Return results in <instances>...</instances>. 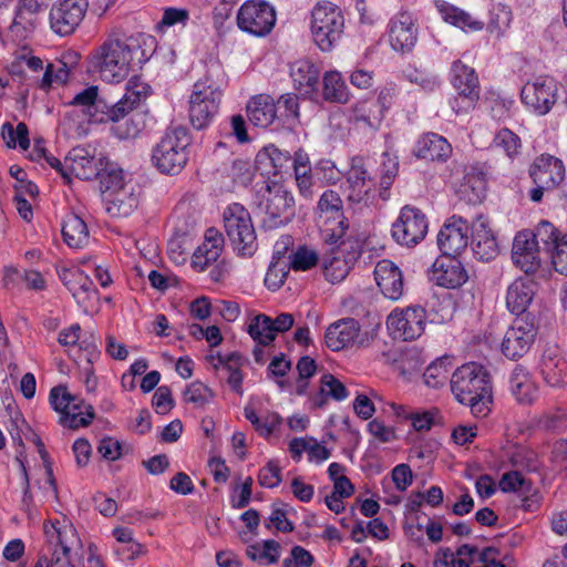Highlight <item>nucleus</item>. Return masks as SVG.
<instances>
[{"label":"nucleus","instance_id":"nucleus-1","mask_svg":"<svg viewBox=\"0 0 567 567\" xmlns=\"http://www.w3.org/2000/svg\"><path fill=\"white\" fill-rule=\"evenodd\" d=\"M152 37L138 33L127 37L122 30H112L105 41L94 49L89 56V68L109 83H118L127 78L133 65L147 61L142 49Z\"/></svg>","mask_w":567,"mask_h":567},{"label":"nucleus","instance_id":"nucleus-2","mask_svg":"<svg viewBox=\"0 0 567 567\" xmlns=\"http://www.w3.org/2000/svg\"><path fill=\"white\" fill-rule=\"evenodd\" d=\"M455 399L468 405L476 417H485L493 403L492 381L488 371L480 363L468 362L458 367L451 378Z\"/></svg>","mask_w":567,"mask_h":567},{"label":"nucleus","instance_id":"nucleus-3","mask_svg":"<svg viewBox=\"0 0 567 567\" xmlns=\"http://www.w3.org/2000/svg\"><path fill=\"white\" fill-rule=\"evenodd\" d=\"M224 71L217 63L212 64L204 78L195 82L188 101L190 124L196 130L207 127L218 113L221 95Z\"/></svg>","mask_w":567,"mask_h":567},{"label":"nucleus","instance_id":"nucleus-4","mask_svg":"<svg viewBox=\"0 0 567 567\" xmlns=\"http://www.w3.org/2000/svg\"><path fill=\"white\" fill-rule=\"evenodd\" d=\"M190 144L192 136L186 127L171 126L154 146L152 162L159 172L176 175L189 159Z\"/></svg>","mask_w":567,"mask_h":567},{"label":"nucleus","instance_id":"nucleus-5","mask_svg":"<svg viewBox=\"0 0 567 567\" xmlns=\"http://www.w3.org/2000/svg\"><path fill=\"white\" fill-rule=\"evenodd\" d=\"M45 545L34 567H72L70 553L80 538L73 525L68 522L44 524Z\"/></svg>","mask_w":567,"mask_h":567},{"label":"nucleus","instance_id":"nucleus-6","mask_svg":"<svg viewBox=\"0 0 567 567\" xmlns=\"http://www.w3.org/2000/svg\"><path fill=\"white\" fill-rule=\"evenodd\" d=\"M224 228L238 255L252 256L257 250V235L250 213L239 203L224 210Z\"/></svg>","mask_w":567,"mask_h":567},{"label":"nucleus","instance_id":"nucleus-7","mask_svg":"<svg viewBox=\"0 0 567 567\" xmlns=\"http://www.w3.org/2000/svg\"><path fill=\"white\" fill-rule=\"evenodd\" d=\"M259 210L264 214L262 226L276 229L287 225L295 216V198L281 184H267L260 194Z\"/></svg>","mask_w":567,"mask_h":567},{"label":"nucleus","instance_id":"nucleus-8","mask_svg":"<svg viewBox=\"0 0 567 567\" xmlns=\"http://www.w3.org/2000/svg\"><path fill=\"white\" fill-rule=\"evenodd\" d=\"M344 18L338 6L329 1L318 2L312 10L311 32L321 51H330L341 39Z\"/></svg>","mask_w":567,"mask_h":567},{"label":"nucleus","instance_id":"nucleus-9","mask_svg":"<svg viewBox=\"0 0 567 567\" xmlns=\"http://www.w3.org/2000/svg\"><path fill=\"white\" fill-rule=\"evenodd\" d=\"M427 229L425 214L414 206L405 205L392 224L391 235L396 244L411 248L425 238Z\"/></svg>","mask_w":567,"mask_h":567},{"label":"nucleus","instance_id":"nucleus-10","mask_svg":"<svg viewBox=\"0 0 567 567\" xmlns=\"http://www.w3.org/2000/svg\"><path fill=\"white\" fill-rule=\"evenodd\" d=\"M276 23V11L264 0H247L237 13L238 28L247 33L264 37Z\"/></svg>","mask_w":567,"mask_h":567},{"label":"nucleus","instance_id":"nucleus-11","mask_svg":"<svg viewBox=\"0 0 567 567\" xmlns=\"http://www.w3.org/2000/svg\"><path fill=\"white\" fill-rule=\"evenodd\" d=\"M536 334L535 316L526 315L516 318L503 338L502 352L512 360L522 358L530 349Z\"/></svg>","mask_w":567,"mask_h":567},{"label":"nucleus","instance_id":"nucleus-12","mask_svg":"<svg viewBox=\"0 0 567 567\" xmlns=\"http://www.w3.org/2000/svg\"><path fill=\"white\" fill-rule=\"evenodd\" d=\"M87 0H58L50 10V27L61 37L72 34L83 21Z\"/></svg>","mask_w":567,"mask_h":567},{"label":"nucleus","instance_id":"nucleus-13","mask_svg":"<svg viewBox=\"0 0 567 567\" xmlns=\"http://www.w3.org/2000/svg\"><path fill=\"white\" fill-rule=\"evenodd\" d=\"M557 83L548 75L528 81L522 89V101L538 115L547 114L557 101Z\"/></svg>","mask_w":567,"mask_h":567},{"label":"nucleus","instance_id":"nucleus-14","mask_svg":"<svg viewBox=\"0 0 567 567\" xmlns=\"http://www.w3.org/2000/svg\"><path fill=\"white\" fill-rule=\"evenodd\" d=\"M386 326L395 338L405 341L419 338L425 328V310L420 307H408L401 311H393L386 320Z\"/></svg>","mask_w":567,"mask_h":567},{"label":"nucleus","instance_id":"nucleus-15","mask_svg":"<svg viewBox=\"0 0 567 567\" xmlns=\"http://www.w3.org/2000/svg\"><path fill=\"white\" fill-rule=\"evenodd\" d=\"M293 323L295 318L288 312H282L275 319L267 315L259 313L251 319L247 332L255 342L270 346L275 341L277 332L282 333L290 330Z\"/></svg>","mask_w":567,"mask_h":567},{"label":"nucleus","instance_id":"nucleus-16","mask_svg":"<svg viewBox=\"0 0 567 567\" xmlns=\"http://www.w3.org/2000/svg\"><path fill=\"white\" fill-rule=\"evenodd\" d=\"M361 326L354 318H342L331 323L324 333L326 346L332 351H340L358 344L364 347L360 339Z\"/></svg>","mask_w":567,"mask_h":567},{"label":"nucleus","instance_id":"nucleus-17","mask_svg":"<svg viewBox=\"0 0 567 567\" xmlns=\"http://www.w3.org/2000/svg\"><path fill=\"white\" fill-rule=\"evenodd\" d=\"M468 223L462 217L452 216L437 235V245L443 256L456 257L468 243Z\"/></svg>","mask_w":567,"mask_h":567},{"label":"nucleus","instance_id":"nucleus-18","mask_svg":"<svg viewBox=\"0 0 567 567\" xmlns=\"http://www.w3.org/2000/svg\"><path fill=\"white\" fill-rule=\"evenodd\" d=\"M530 230H522L516 234L513 247L512 259L526 275L534 274L540 267V246L534 241Z\"/></svg>","mask_w":567,"mask_h":567},{"label":"nucleus","instance_id":"nucleus-19","mask_svg":"<svg viewBox=\"0 0 567 567\" xmlns=\"http://www.w3.org/2000/svg\"><path fill=\"white\" fill-rule=\"evenodd\" d=\"M346 183L347 198L353 204L367 203L374 189V182L361 158L352 159Z\"/></svg>","mask_w":567,"mask_h":567},{"label":"nucleus","instance_id":"nucleus-20","mask_svg":"<svg viewBox=\"0 0 567 567\" xmlns=\"http://www.w3.org/2000/svg\"><path fill=\"white\" fill-rule=\"evenodd\" d=\"M529 176L534 184H542V188L555 189L565 179V166L561 159L543 154L530 165Z\"/></svg>","mask_w":567,"mask_h":567},{"label":"nucleus","instance_id":"nucleus-21","mask_svg":"<svg viewBox=\"0 0 567 567\" xmlns=\"http://www.w3.org/2000/svg\"><path fill=\"white\" fill-rule=\"evenodd\" d=\"M431 280L441 287L455 289L468 280V275L456 257L442 256L432 266Z\"/></svg>","mask_w":567,"mask_h":567},{"label":"nucleus","instance_id":"nucleus-22","mask_svg":"<svg viewBox=\"0 0 567 567\" xmlns=\"http://www.w3.org/2000/svg\"><path fill=\"white\" fill-rule=\"evenodd\" d=\"M417 28L410 12H399L389 23V41L395 51H410L416 43Z\"/></svg>","mask_w":567,"mask_h":567},{"label":"nucleus","instance_id":"nucleus-23","mask_svg":"<svg viewBox=\"0 0 567 567\" xmlns=\"http://www.w3.org/2000/svg\"><path fill=\"white\" fill-rule=\"evenodd\" d=\"M374 279L383 296L391 300H399L404 291V281L401 269L391 260L382 259L374 268Z\"/></svg>","mask_w":567,"mask_h":567},{"label":"nucleus","instance_id":"nucleus-24","mask_svg":"<svg viewBox=\"0 0 567 567\" xmlns=\"http://www.w3.org/2000/svg\"><path fill=\"white\" fill-rule=\"evenodd\" d=\"M147 86L144 84L128 82L125 94L115 104L110 105L106 102V110L103 123L120 122L127 116L132 111L141 105L147 96Z\"/></svg>","mask_w":567,"mask_h":567},{"label":"nucleus","instance_id":"nucleus-25","mask_svg":"<svg viewBox=\"0 0 567 567\" xmlns=\"http://www.w3.org/2000/svg\"><path fill=\"white\" fill-rule=\"evenodd\" d=\"M536 281L528 277H519L507 288L506 306L507 309L518 317L529 315L527 308L532 303L536 293Z\"/></svg>","mask_w":567,"mask_h":567},{"label":"nucleus","instance_id":"nucleus-26","mask_svg":"<svg viewBox=\"0 0 567 567\" xmlns=\"http://www.w3.org/2000/svg\"><path fill=\"white\" fill-rule=\"evenodd\" d=\"M45 7L43 1L19 0L11 24L12 32L20 33L21 37H27L33 32L40 22V17L44 12Z\"/></svg>","mask_w":567,"mask_h":567},{"label":"nucleus","instance_id":"nucleus-27","mask_svg":"<svg viewBox=\"0 0 567 567\" xmlns=\"http://www.w3.org/2000/svg\"><path fill=\"white\" fill-rule=\"evenodd\" d=\"M69 105L79 107L91 123H103L106 100L99 94V87L91 85L76 93Z\"/></svg>","mask_w":567,"mask_h":567},{"label":"nucleus","instance_id":"nucleus-28","mask_svg":"<svg viewBox=\"0 0 567 567\" xmlns=\"http://www.w3.org/2000/svg\"><path fill=\"white\" fill-rule=\"evenodd\" d=\"M540 372L550 386L567 384V360L557 348H547L542 357Z\"/></svg>","mask_w":567,"mask_h":567},{"label":"nucleus","instance_id":"nucleus-29","mask_svg":"<svg viewBox=\"0 0 567 567\" xmlns=\"http://www.w3.org/2000/svg\"><path fill=\"white\" fill-rule=\"evenodd\" d=\"M224 238L216 229L206 230L204 241L193 254L192 265L195 269L205 270L212 262H215L223 250Z\"/></svg>","mask_w":567,"mask_h":567},{"label":"nucleus","instance_id":"nucleus-30","mask_svg":"<svg viewBox=\"0 0 567 567\" xmlns=\"http://www.w3.org/2000/svg\"><path fill=\"white\" fill-rule=\"evenodd\" d=\"M106 212L112 217H126L138 206V195L135 186L128 184L118 192L104 195L103 198Z\"/></svg>","mask_w":567,"mask_h":567},{"label":"nucleus","instance_id":"nucleus-31","mask_svg":"<svg viewBox=\"0 0 567 567\" xmlns=\"http://www.w3.org/2000/svg\"><path fill=\"white\" fill-rule=\"evenodd\" d=\"M414 154L419 158L445 162L452 154V146L443 136L427 133L419 138Z\"/></svg>","mask_w":567,"mask_h":567},{"label":"nucleus","instance_id":"nucleus-32","mask_svg":"<svg viewBox=\"0 0 567 567\" xmlns=\"http://www.w3.org/2000/svg\"><path fill=\"white\" fill-rule=\"evenodd\" d=\"M61 279L80 305H85L97 295L92 279L80 269H64Z\"/></svg>","mask_w":567,"mask_h":567},{"label":"nucleus","instance_id":"nucleus-33","mask_svg":"<svg viewBox=\"0 0 567 567\" xmlns=\"http://www.w3.org/2000/svg\"><path fill=\"white\" fill-rule=\"evenodd\" d=\"M69 178L72 176L83 181L96 178L100 171L96 161L91 157L84 148H73L66 155V166Z\"/></svg>","mask_w":567,"mask_h":567},{"label":"nucleus","instance_id":"nucleus-34","mask_svg":"<svg viewBox=\"0 0 567 567\" xmlns=\"http://www.w3.org/2000/svg\"><path fill=\"white\" fill-rule=\"evenodd\" d=\"M249 121L259 127H268L277 116L274 99L268 94L252 96L246 106Z\"/></svg>","mask_w":567,"mask_h":567},{"label":"nucleus","instance_id":"nucleus-35","mask_svg":"<svg viewBox=\"0 0 567 567\" xmlns=\"http://www.w3.org/2000/svg\"><path fill=\"white\" fill-rule=\"evenodd\" d=\"M511 392L520 404H532L538 389L529 372L520 365L515 367L509 378Z\"/></svg>","mask_w":567,"mask_h":567},{"label":"nucleus","instance_id":"nucleus-36","mask_svg":"<svg viewBox=\"0 0 567 567\" xmlns=\"http://www.w3.org/2000/svg\"><path fill=\"white\" fill-rule=\"evenodd\" d=\"M290 76L298 91L310 94L319 82V70L309 60H298L290 66Z\"/></svg>","mask_w":567,"mask_h":567},{"label":"nucleus","instance_id":"nucleus-37","mask_svg":"<svg viewBox=\"0 0 567 567\" xmlns=\"http://www.w3.org/2000/svg\"><path fill=\"white\" fill-rule=\"evenodd\" d=\"M486 177L483 171L471 167L464 176L458 194L462 199L470 204H477L485 197Z\"/></svg>","mask_w":567,"mask_h":567},{"label":"nucleus","instance_id":"nucleus-38","mask_svg":"<svg viewBox=\"0 0 567 567\" xmlns=\"http://www.w3.org/2000/svg\"><path fill=\"white\" fill-rule=\"evenodd\" d=\"M452 84L457 93H471L481 95L478 76L473 68L456 60L452 64Z\"/></svg>","mask_w":567,"mask_h":567},{"label":"nucleus","instance_id":"nucleus-39","mask_svg":"<svg viewBox=\"0 0 567 567\" xmlns=\"http://www.w3.org/2000/svg\"><path fill=\"white\" fill-rule=\"evenodd\" d=\"M62 235L71 248H81L89 243V229L85 221L75 214H68L63 219Z\"/></svg>","mask_w":567,"mask_h":567},{"label":"nucleus","instance_id":"nucleus-40","mask_svg":"<svg viewBox=\"0 0 567 567\" xmlns=\"http://www.w3.org/2000/svg\"><path fill=\"white\" fill-rule=\"evenodd\" d=\"M349 392L343 383L330 373H324L320 379V388L317 394L312 396V403L316 408H322L328 399L342 401L347 399Z\"/></svg>","mask_w":567,"mask_h":567},{"label":"nucleus","instance_id":"nucleus-41","mask_svg":"<svg viewBox=\"0 0 567 567\" xmlns=\"http://www.w3.org/2000/svg\"><path fill=\"white\" fill-rule=\"evenodd\" d=\"M384 115L372 100L359 101L352 107L351 118L357 125L378 130Z\"/></svg>","mask_w":567,"mask_h":567},{"label":"nucleus","instance_id":"nucleus-42","mask_svg":"<svg viewBox=\"0 0 567 567\" xmlns=\"http://www.w3.org/2000/svg\"><path fill=\"white\" fill-rule=\"evenodd\" d=\"M323 99L329 102L347 103L350 99V93L342 76L337 71L327 72L323 75Z\"/></svg>","mask_w":567,"mask_h":567},{"label":"nucleus","instance_id":"nucleus-43","mask_svg":"<svg viewBox=\"0 0 567 567\" xmlns=\"http://www.w3.org/2000/svg\"><path fill=\"white\" fill-rule=\"evenodd\" d=\"M439 12L445 22H449L463 30H481L483 29V22L474 20L467 12L447 4L442 3L439 6Z\"/></svg>","mask_w":567,"mask_h":567},{"label":"nucleus","instance_id":"nucleus-44","mask_svg":"<svg viewBox=\"0 0 567 567\" xmlns=\"http://www.w3.org/2000/svg\"><path fill=\"white\" fill-rule=\"evenodd\" d=\"M93 417L92 405L85 404L83 400L76 398L69 409V413L61 416V423L70 429H79L89 425Z\"/></svg>","mask_w":567,"mask_h":567},{"label":"nucleus","instance_id":"nucleus-45","mask_svg":"<svg viewBox=\"0 0 567 567\" xmlns=\"http://www.w3.org/2000/svg\"><path fill=\"white\" fill-rule=\"evenodd\" d=\"M532 236H534L533 238L536 245L539 246L542 244V249L550 252V255L557 250V246L560 245L563 237L559 230L547 220H542L535 231H532Z\"/></svg>","mask_w":567,"mask_h":567},{"label":"nucleus","instance_id":"nucleus-46","mask_svg":"<svg viewBox=\"0 0 567 567\" xmlns=\"http://www.w3.org/2000/svg\"><path fill=\"white\" fill-rule=\"evenodd\" d=\"M96 178L100 181V190L103 198L104 195L118 192L130 184L124 181L123 169L112 164L101 169Z\"/></svg>","mask_w":567,"mask_h":567},{"label":"nucleus","instance_id":"nucleus-47","mask_svg":"<svg viewBox=\"0 0 567 567\" xmlns=\"http://www.w3.org/2000/svg\"><path fill=\"white\" fill-rule=\"evenodd\" d=\"M322 266L327 279L332 282L344 279L350 270V266L342 257L340 249L333 252L332 256L324 257Z\"/></svg>","mask_w":567,"mask_h":567},{"label":"nucleus","instance_id":"nucleus-48","mask_svg":"<svg viewBox=\"0 0 567 567\" xmlns=\"http://www.w3.org/2000/svg\"><path fill=\"white\" fill-rule=\"evenodd\" d=\"M493 144L495 147L502 148L509 158H515L520 154V137L513 131L504 127L494 136Z\"/></svg>","mask_w":567,"mask_h":567},{"label":"nucleus","instance_id":"nucleus-49","mask_svg":"<svg viewBox=\"0 0 567 567\" xmlns=\"http://www.w3.org/2000/svg\"><path fill=\"white\" fill-rule=\"evenodd\" d=\"M290 266L293 270L306 271L318 264V254L306 246H300L290 255Z\"/></svg>","mask_w":567,"mask_h":567},{"label":"nucleus","instance_id":"nucleus-50","mask_svg":"<svg viewBox=\"0 0 567 567\" xmlns=\"http://www.w3.org/2000/svg\"><path fill=\"white\" fill-rule=\"evenodd\" d=\"M214 398V392L199 381L192 382L184 391V400L196 406H204Z\"/></svg>","mask_w":567,"mask_h":567},{"label":"nucleus","instance_id":"nucleus-51","mask_svg":"<svg viewBox=\"0 0 567 567\" xmlns=\"http://www.w3.org/2000/svg\"><path fill=\"white\" fill-rule=\"evenodd\" d=\"M32 159H41L44 158L45 162L54 168L65 181V183H70L69 178V171L66 166V157L64 158V162H61L59 158L54 157L51 154H48L42 141H37L31 154Z\"/></svg>","mask_w":567,"mask_h":567},{"label":"nucleus","instance_id":"nucleus-52","mask_svg":"<svg viewBox=\"0 0 567 567\" xmlns=\"http://www.w3.org/2000/svg\"><path fill=\"white\" fill-rule=\"evenodd\" d=\"M207 361L212 363L215 370L223 368L227 373H229L235 370L241 369L246 360L240 353L231 352L227 355L212 354L207 357Z\"/></svg>","mask_w":567,"mask_h":567},{"label":"nucleus","instance_id":"nucleus-53","mask_svg":"<svg viewBox=\"0 0 567 567\" xmlns=\"http://www.w3.org/2000/svg\"><path fill=\"white\" fill-rule=\"evenodd\" d=\"M76 401V398L71 395L65 388L55 386L50 392V403L52 408L64 416L69 413L71 404Z\"/></svg>","mask_w":567,"mask_h":567},{"label":"nucleus","instance_id":"nucleus-54","mask_svg":"<svg viewBox=\"0 0 567 567\" xmlns=\"http://www.w3.org/2000/svg\"><path fill=\"white\" fill-rule=\"evenodd\" d=\"M258 482L261 486L274 488L281 482V471L276 461H269L266 466L260 468Z\"/></svg>","mask_w":567,"mask_h":567},{"label":"nucleus","instance_id":"nucleus-55","mask_svg":"<svg viewBox=\"0 0 567 567\" xmlns=\"http://www.w3.org/2000/svg\"><path fill=\"white\" fill-rule=\"evenodd\" d=\"M382 173L380 177V185L382 189L386 190L392 185L399 168L396 156L390 155L388 152L382 154Z\"/></svg>","mask_w":567,"mask_h":567},{"label":"nucleus","instance_id":"nucleus-56","mask_svg":"<svg viewBox=\"0 0 567 567\" xmlns=\"http://www.w3.org/2000/svg\"><path fill=\"white\" fill-rule=\"evenodd\" d=\"M481 95L471 93L468 91L467 93H457L456 96H454L451 100V106L452 110L455 112V114H466L470 111L474 110Z\"/></svg>","mask_w":567,"mask_h":567},{"label":"nucleus","instance_id":"nucleus-57","mask_svg":"<svg viewBox=\"0 0 567 567\" xmlns=\"http://www.w3.org/2000/svg\"><path fill=\"white\" fill-rule=\"evenodd\" d=\"M315 561L312 554L306 548L296 545L291 549V557L282 561V567H310Z\"/></svg>","mask_w":567,"mask_h":567},{"label":"nucleus","instance_id":"nucleus-58","mask_svg":"<svg viewBox=\"0 0 567 567\" xmlns=\"http://www.w3.org/2000/svg\"><path fill=\"white\" fill-rule=\"evenodd\" d=\"M496 239L492 230L488 228V223L483 216H478L472 223V245H478L483 241Z\"/></svg>","mask_w":567,"mask_h":567},{"label":"nucleus","instance_id":"nucleus-59","mask_svg":"<svg viewBox=\"0 0 567 567\" xmlns=\"http://www.w3.org/2000/svg\"><path fill=\"white\" fill-rule=\"evenodd\" d=\"M152 403L157 413H168L174 405L169 388L165 385L159 386L153 395Z\"/></svg>","mask_w":567,"mask_h":567},{"label":"nucleus","instance_id":"nucleus-60","mask_svg":"<svg viewBox=\"0 0 567 567\" xmlns=\"http://www.w3.org/2000/svg\"><path fill=\"white\" fill-rule=\"evenodd\" d=\"M318 208L322 213H334L339 215L342 209V200L337 192L329 189L321 195L318 202Z\"/></svg>","mask_w":567,"mask_h":567},{"label":"nucleus","instance_id":"nucleus-61","mask_svg":"<svg viewBox=\"0 0 567 567\" xmlns=\"http://www.w3.org/2000/svg\"><path fill=\"white\" fill-rule=\"evenodd\" d=\"M554 269L567 276V234H564L560 239V245L557 246V250L550 256Z\"/></svg>","mask_w":567,"mask_h":567},{"label":"nucleus","instance_id":"nucleus-62","mask_svg":"<svg viewBox=\"0 0 567 567\" xmlns=\"http://www.w3.org/2000/svg\"><path fill=\"white\" fill-rule=\"evenodd\" d=\"M477 547L468 544L460 546L455 553L454 567H471L475 561Z\"/></svg>","mask_w":567,"mask_h":567},{"label":"nucleus","instance_id":"nucleus-63","mask_svg":"<svg viewBox=\"0 0 567 567\" xmlns=\"http://www.w3.org/2000/svg\"><path fill=\"white\" fill-rule=\"evenodd\" d=\"M392 480L395 484V487L403 492L405 491L413 481L412 471L406 464H399L392 471Z\"/></svg>","mask_w":567,"mask_h":567},{"label":"nucleus","instance_id":"nucleus-64","mask_svg":"<svg viewBox=\"0 0 567 567\" xmlns=\"http://www.w3.org/2000/svg\"><path fill=\"white\" fill-rule=\"evenodd\" d=\"M540 425L546 430L563 431L567 427V414L560 411L546 413L540 419Z\"/></svg>","mask_w":567,"mask_h":567}]
</instances>
